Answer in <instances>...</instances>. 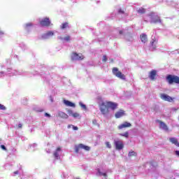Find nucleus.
Returning <instances> with one entry per match:
<instances>
[{
    "instance_id": "f257e3e1",
    "label": "nucleus",
    "mask_w": 179,
    "mask_h": 179,
    "mask_svg": "<svg viewBox=\"0 0 179 179\" xmlns=\"http://www.w3.org/2000/svg\"><path fill=\"white\" fill-rule=\"evenodd\" d=\"M117 107H118V104L111 101L101 102L99 104V110L103 115H106L110 113L109 108L115 110Z\"/></svg>"
},
{
    "instance_id": "f03ea898",
    "label": "nucleus",
    "mask_w": 179,
    "mask_h": 179,
    "mask_svg": "<svg viewBox=\"0 0 179 179\" xmlns=\"http://www.w3.org/2000/svg\"><path fill=\"white\" fill-rule=\"evenodd\" d=\"M166 80L169 85H173V83L179 85V77L177 76L169 74L166 76Z\"/></svg>"
},
{
    "instance_id": "7ed1b4c3",
    "label": "nucleus",
    "mask_w": 179,
    "mask_h": 179,
    "mask_svg": "<svg viewBox=\"0 0 179 179\" xmlns=\"http://www.w3.org/2000/svg\"><path fill=\"white\" fill-rule=\"evenodd\" d=\"M112 72L115 76L119 78V79H122V80H125V75H124L121 71H118V68L114 67L112 70Z\"/></svg>"
},
{
    "instance_id": "20e7f679",
    "label": "nucleus",
    "mask_w": 179,
    "mask_h": 179,
    "mask_svg": "<svg viewBox=\"0 0 179 179\" xmlns=\"http://www.w3.org/2000/svg\"><path fill=\"white\" fill-rule=\"evenodd\" d=\"M72 61H82L85 59V56L82 54H78L76 52H73L71 55Z\"/></svg>"
},
{
    "instance_id": "39448f33",
    "label": "nucleus",
    "mask_w": 179,
    "mask_h": 179,
    "mask_svg": "<svg viewBox=\"0 0 179 179\" xmlns=\"http://www.w3.org/2000/svg\"><path fill=\"white\" fill-rule=\"evenodd\" d=\"M40 24L42 27H48L51 26V21L50 17H45L40 21Z\"/></svg>"
},
{
    "instance_id": "423d86ee",
    "label": "nucleus",
    "mask_w": 179,
    "mask_h": 179,
    "mask_svg": "<svg viewBox=\"0 0 179 179\" xmlns=\"http://www.w3.org/2000/svg\"><path fill=\"white\" fill-rule=\"evenodd\" d=\"M114 145L116 150H122V149H124V143H122V141H115Z\"/></svg>"
},
{
    "instance_id": "0eeeda50",
    "label": "nucleus",
    "mask_w": 179,
    "mask_h": 179,
    "mask_svg": "<svg viewBox=\"0 0 179 179\" xmlns=\"http://www.w3.org/2000/svg\"><path fill=\"white\" fill-rule=\"evenodd\" d=\"M160 98L162 100H164V101H169V103H171V101H173V99L171 96H170L166 94H161Z\"/></svg>"
},
{
    "instance_id": "6e6552de",
    "label": "nucleus",
    "mask_w": 179,
    "mask_h": 179,
    "mask_svg": "<svg viewBox=\"0 0 179 179\" xmlns=\"http://www.w3.org/2000/svg\"><path fill=\"white\" fill-rule=\"evenodd\" d=\"M131 127H132V124L130 122H124L122 124L119 125L117 128L118 129H122L124 128H129Z\"/></svg>"
},
{
    "instance_id": "1a4fd4ad",
    "label": "nucleus",
    "mask_w": 179,
    "mask_h": 179,
    "mask_svg": "<svg viewBox=\"0 0 179 179\" xmlns=\"http://www.w3.org/2000/svg\"><path fill=\"white\" fill-rule=\"evenodd\" d=\"M157 122L159 124V128L164 129V131H169V127L166 123L163 122L162 120H157Z\"/></svg>"
},
{
    "instance_id": "9d476101",
    "label": "nucleus",
    "mask_w": 179,
    "mask_h": 179,
    "mask_svg": "<svg viewBox=\"0 0 179 179\" xmlns=\"http://www.w3.org/2000/svg\"><path fill=\"white\" fill-rule=\"evenodd\" d=\"M156 75H157V71L155 70H152L149 75L150 79H151V80H156Z\"/></svg>"
},
{
    "instance_id": "9b49d317",
    "label": "nucleus",
    "mask_w": 179,
    "mask_h": 179,
    "mask_svg": "<svg viewBox=\"0 0 179 179\" xmlns=\"http://www.w3.org/2000/svg\"><path fill=\"white\" fill-rule=\"evenodd\" d=\"M124 115H125V111L122 110L116 112V113L115 114V118H121V117H124Z\"/></svg>"
},
{
    "instance_id": "f8f14e48",
    "label": "nucleus",
    "mask_w": 179,
    "mask_h": 179,
    "mask_svg": "<svg viewBox=\"0 0 179 179\" xmlns=\"http://www.w3.org/2000/svg\"><path fill=\"white\" fill-rule=\"evenodd\" d=\"M169 141L171 143H173V145H175L176 146L179 148V143H178V140H177V138H176L174 137L170 138Z\"/></svg>"
},
{
    "instance_id": "ddd939ff",
    "label": "nucleus",
    "mask_w": 179,
    "mask_h": 179,
    "mask_svg": "<svg viewBox=\"0 0 179 179\" xmlns=\"http://www.w3.org/2000/svg\"><path fill=\"white\" fill-rule=\"evenodd\" d=\"M140 38L142 43H148V35L146 34H142L140 35Z\"/></svg>"
},
{
    "instance_id": "4468645a",
    "label": "nucleus",
    "mask_w": 179,
    "mask_h": 179,
    "mask_svg": "<svg viewBox=\"0 0 179 179\" xmlns=\"http://www.w3.org/2000/svg\"><path fill=\"white\" fill-rule=\"evenodd\" d=\"M58 116L60 117V118H64L65 120L68 119L69 117L66 113L64 112H59Z\"/></svg>"
},
{
    "instance_id": "2eb2a0df",
    "label": "nucleus",
    "mask_w": 179,
    "mask_h": 179,
    "mask_svg": "<svg viewBox=\"0 0 179 179\" xmlns=\"http://www.w3.org/2000/svg\"><path fill=\"white\" fill-rule=\"evenodd\" d=\"M64 103L66 106H67V107H75V103H73L69 101L64 100Z\"/></svg>"
},
{
    "instance_id": "dca6fc26",
    "label": "nucleus",
    "mask_w": 179,
    "mask_h": 179,
    "mask_svg": "<svg viewBox=\"0 0 179 179\" xmlns=\"http://www.w3.org/2000/svg\"><path fill=\"white\" fill-rule=\"evenodd\" d=\"M80 149H83L84 150H87V152H89V150H90V147H89L87 145H85L83 143H80Z\"/></svg>"
},
{
    "instance_id": "f3484780",
    "label": "nucleus",
    "mask_w": 179,
    "mask_h": 179,
    "mask_svg": "<svg viewBox=\"0 0 179 179\" xmlns=\"http://www.w3.org/2000/svg\"><path fill=\"white\" fill-rule=\"evenodd\" d=\"M68 27H69V24L68 22H64L60 27L62 30H64V29H68Z\"/></svg>"
},
{
    "instance_id": "a211bd4d",
    "label": "nucleus",
    "mask_w": 179,
    "mask_h": 179,
    "mask_svg": "<svg viewBox=\"0 0 179 179\" xmlns=\"http://www.w3.org/2000/svg\"><path fill=\"white\" fill-rule=\"evenodd\" d=\"M129 157H136L138 156V154L135 152V151H130L128 154Z\"/></svg>"
},
{
    "instance_id": "6ab92c4d",
    "label": "nucleus",
    "mask_w": 179,
    "mask_h": 179,
    "mask_svg": "<svg viewBox=\"0 0 179 179\" xmlns=\"http://www.w3.org/2000/svg\"><path fill=\"white\" fill-rule=\"evenodd\" d=\"M155 43H157L156 39H152V41L150 42V45L152 48H153L154 50H156V45H155Z\"/></svg>"
},
{
    "instance_id": "aec40b11",
    "label": "nucleus",
    "mask_w": 179,
    "mask_h": 179,
    "mask_svg": "<svg viewBox=\"0 0 179 179\" xmlns=\"http://www.w3.org/2000/svg\"><path fill=\"white\" fill-rule=\"evenodd\" d=\"M137 12L138 13H141V15H143V13H145L146 10L143 8H139Z\"/></svg>"
},
{
    "instance_id": "412c9836",
    "label": "nucleus",
    "mask_w": 179,
    "mask_h": 179,
    "mask_svg": "<svg viewBox=\"0 0 179 179\" xmlns=\"http://www.w3.org/2000/svg\"><path fill=\"white\" fill-rule=\"evenodd\" d=\"M97 171H98L99 176H103V177H105V178H107V173H102V172L100 171L99 169H98Z\"/></svg>"
},
{
    "instance_id": "4be33fe9",
    "label": "nucleus",
    "mask_w": 179,
    "mask_h": 179,
    "mask_svg": "<svg viewBox=\"0 0 179 179\" xmlns=\"http://www.w3.org/2000/svg\"><path fill=\"white\" fill-rule=\"evenodd\" d=\"M120 136H124V138H128L129 136V133H128V131H126L124 134H120Z\"/></svg>"
},
{
    "instance_id": "5701e85b",
    "label": "nucleus",
    "mask_w": 179,
    "mask_h": 179,
    "mask_svg": "<svg viewBox=\"0 0 179 179\" xmlns=\"http://www.w3.org/2000/svg\"><path fill=\"white\" fill-rule=\"evenodd\" d=\"M33 27V24L31 22L27 23L25 24V30H29V27Z\"/></svg>"
},
{
    "instance_id": "b1692460",
    "label": "nucleus",
    "mask_w": 179,
    "mask_h": 179,
    "mask_svg": "<svg viewBox=\"0 0 179 179\" xmlns=\"http://www.w3.org/2000/svg\"><path fill=\"white\" fill-rule=\"evenodd\" d=\"M80 144H78L77 146H76V148H75V152L76 153H79V150H80Z\"/></svg>"
},
{
    "instance_id": "393cba45",
    "label": "nucleus",
    "mask_w": 179,
    "mask_h": 179,
    "mask_svg": "<svg viewBox=\"0 0 179 179\" xmlns=\"http://www.w3.org/2000/svg\"><path fill=\"white\" fill-rule=\"evenodd\" d=\"M61 39L62 40H65V41H71V36H67L64 37V38H61Z\"/></svg>"
},
{
    "instance_id": "a878e982",
    "label": "nucleus",
    "mask_w": 179,
    "mask_h": 179,
    "mask_svg": "<svg viewBox=\"0 0 179 179\" xmlns=\"http://www.w3.org/2000/svg\"><path fill=\"white\" fill-rule=\"evenodd\" d=\"M54 157H55V159H59V154H58V152L57 151H55L53 154Z\"/></svg>"
},
{
    "instance_id": "bb28decb",
    "label": "nucleus",
    "mask_w": 179,
    "mask_h": 179,
    "mask_svg": "<svg viewBox=\"0 0 179 179\" xmlns=\"http://www.w3.org/2000/svg\"><path fill=\"white\" fill-rule=\"evenodd\" d=\"M105 144H106V148H108V149H111V144L110 143V142L106 141L105 143Z\"/></svg>"
},
{
    "instance_id": "cd10ccee",
    "label": "nucleus",
    "mask_w": 179,
    "mask_h": 179,
    "mask_svg": "<svg viewBox=\"0 0 179 179\" xmlns=\"http://www.w3.org/2000/svg\"><path fill=\"white\" fill-rule=\"evenodd\" d=\"M161 22L160 17H158L157 20L152 21V23H160Z\"/></svg>"
},
{
    "instance_id": "c85d7f7f",
    "label": "nucleus",
    "mask_w": 179,
    "mask_h": 179,
    "mask_svg": "<svg viewBox=\"0 0 179 179\" xmlns=\"http://www.w3.org/2000/svg\"><path fill=\"white\" fill-rule=\"evenodd\" d=\"M46 36H54V32L52 31H49L47 32Z\"/></svg>"
},
{
    "instance_id": "c756f323",
    "label": "nucleus",
    "mask_w": 179,
    "mask_h": 179,
    "mask_svg": "<svg viewBox=\"0 0 179 179\" xmlns=\"http://www.w3.org/2000/svg\"><path fill=\"white\" fill-rule=\"evenodd\" d=\"M72 117H73L74 118H77V117H79V113H74L72 114Z\"/></svg>"
},
{
    "instance_id": "7c9ffc66",
    "label": "nucleus",
    "mask_w": 179,
    "mask_h": 179,
    "mask_svg": "<svg viewBox=\"0 0 179 179\" xmlns=\"http://www.w3.org/2000/svg\"><path fill=\"white\" fill-rule=\"evenodd\" d=\"M80 107H82V108H83L84 110H86V105L82 103V102L80 103Z\"/></svg>"
},
{
    "instance_id": "2f4dec72",
    "label": "nucleus",
    "mask_w": 179,
    "mask_h": 179,
    "mask_svg": "<svg viewBox=\"0 0 179 179\" xmlns=\"http://www.w3.org/2000/svg\"><path fill=\"white\" fill-rule=\"evenodd\" d=\"M0 110H6V107H5V106L0 104Z\"/></svg>"
},
{
    "instance_id": "473e14b6",
    "label": "nucleus",
    "mask_w": 179,
    "mask_h": 179,
    "mask_svg": "<svg viewBox=\"0 0 179 179\" xmlns=\"http://www.w3.org/2000/svg\"><path fill=\"white\" fill-rule=\"evenodd\" d=\"M102 61L103 62H107V56L103 55Z\"/></svg>"
},
{
    "instance_id": "72a5a7b5",
    "label": "nucleus",
    "mask_w": 179,
    "mask_h": 179,
    "mask_svg": "<svg viewBox=\"0 0 179 179\" xmlns=\"http://www.w3.org/2000/svg\"><path fill=\"white\" fill-rule=\"evenodd\" d=\"M118 13H121L122 15H124V10H122L121 8H120V9L118 10Z\"/></svg>"
},
{
    "instance_id": "f704fd0d",
    "label": "nucleus",
    "mask_w": 179,
    "mask_h": 179,
    "mask_svg": "<svg viewBox=\"0 0 179 179\" xmlns=\"http://www.w3.org/2000/svg\"><path fill=\"white\" fill-rule=\"evenodd\" d=\"M68 114H69V115H72V114H73V111H72V110H68Z\"/></svg>"
},
{
    "instance_id": "c9c22d12",
    "label": "nucleus",
    "mask_w": 179,
    "mask_h": 179,
    "mask_svg": "<svg viewBox=\"0 0 179 179\" xmlns=\"http://www.w3.org/2000/svg\"><path fill=\"white\" fill-rule=\"evenodd\" d=\"M72 127H73V131H78V127L73 126V125H72Z\"/></svg>"
},
{
    "instance_id": "e433bc0d",
    "label": "nucleus",
    "mask_w": 179,
    "mask_h": 179,
    "mask_svg": "<svg viewBox=\"0 0 179 179\" xmlns=\"http://www.w3.org/2000/svg\"><path fill=\"white\" fill-rule=\"evenodd\" d=\"M1 149H3V150H6V147H5L4 145H1Z\"/></svg>"
},
{
    "instance_id": "4c0bfd02",
    "label": "nucleus",
    "mask_w": 179,
    "mask_h": 179,
    "mask_svg": "<svg viewBox=\"0 0 179 179\" xmlns=\"http://www.w3.org/2000/svg\"><path fill=\"white\" fill-rule=\"evenodd\" d=\"M92 124H94V125H96V124H97V120H92Z\"/></svg>"
},
{
    "instance_id": "58836bf2",
    "label": "nucleus",
    "mask_w": 179,
    "mask_h": 179,
    "mask_svg": "<svg viewBox=\"0 0 179 179\" xmlns=\"http://www.w3.org/2000/svg\"><path fill=\"white\" fill-rule=\"evenodd\" d=\"M175 154L176 156H178V157H179V151L178 150L175 151Z\"/></svg>"
},
{
    "instance_id": "ea45409f",
    "label": "nucleus",
    "mask_w": 179,
    "mask_h": 179,
    "mask_svg": "<svg viewBox=\"0 0 179 179\" xmlns=\"http://www.w3.org/2000/svg\"><path fill=\"white\" fill-rule=\"evenodd\" d=\"M45 117H51V115L49 113H45Z\"/></svg>"
},
{
    "instance_id": "a19ab883",
    "label": "nucleus",
    "mask_w": 179,
    "mask_h": 179,
    "mask_svg": "<svg viewBox=\"0 0 179 179\" xmlns=\"http://www.w3.org/2000/svg\"><path fill=\"white\" fill-rule=\"evenodd\" d=\"M56 152H61V148L58 147L56 150Z\"/></svg>"
},
{
    "instance_id": "79ce46f5",
    "label": "nucleus",
    "mask_w": 179,
    "mask_h": 179,
    "mask_svg": "<svg viewBox=\"0 0 179 179\" xmlns=\"http://www.w3.org/2000/svg\"><path fill=\"white\" fill-rule=\"evenodd\" d=\"M119 34H124V31H122V30L119 31Z\"/></svg>"
},
{
    "instance_id": "37998d69",
    "label": "nucleus",
    "mask_w": 179,
    "mask_h": 179,
    "mask_svg": "<svg viewBox=\"0 0 179 179\" xmlns=\"http://www.w3.org/2000/svg\"><path fill=\"white\" fill-rule=\"evenodd\" d=\"M22 127H23V125L22 124H18V128H22Z\"/></svg>"
},
{
    "instance_id": "c03bdc74",
    "label": "nucleus",
    "mask_w": 179,
    "mask_h": 179,
    "mask_svg": "<svg viewBox=\"0 0 179 179\" xmlns=\"http://www.w3.org/2000/svg\"><path fill=\"white\" fill-rule=\"evenodd\" d=\"M14 174H19V171H14Z\"/></svg>"
},
{
    "instance_id": "a18cd8bd",
    "label": "nucleus",
    "mask_w": 179,
    "mask_h": 179,
    "mask_svg": "<svg viewBox=\"0 0 179 179\" xmlns=\"http://www.w3.org/2000/svg\"><path fill=\"white\" fill-rule=\"evenodd\" d=\"M71 127H72L71 124L68 125V128H71Z\"/></svg>"
},
{
    "instance_id": "49530a36",
    "label": "nucleus",
    "mask_w": 179,
    "mask_h": 179,
    "mask_svg": "<svg viewBox=\"0 0 179 179\" xmlns=\"http://www.w3.org/2000/svg\"><path fill=\"white\" fill-rule=\"evenodd\" d=\"M40 111V113H43V111H44V110H39Z\"/></svg>"
},
{
    "instance_id": "de8ad7c7",
    "label": "nucleus",
    "mask_w": 179,
    "mask_h": 179,
    "mask_svg": "<svg viewBox=\"0 0 179 179\" xmlns=\"http://www.w3.org/2000/svg\"><path fill=\"white\" fill-rule=\"evenodd\" d=\"M0 33H1V34H3V32H2V31H0Z\"/></svg>"
},
{
    "instance_id": "09e8293b",
    "label": "nucleus",
    "mask_w": 179,
    "mask_h": 179,
    "mask_svg": "<svg viewBox=\"0 0 179 179\" xmlns=\"http://www.w3.org/2000/svg\"><path fill=\"white\" fill-rule=\"evenodd\" d=\"M77 179H80V178H77Z\"/></svg>"
}]
</instances>
